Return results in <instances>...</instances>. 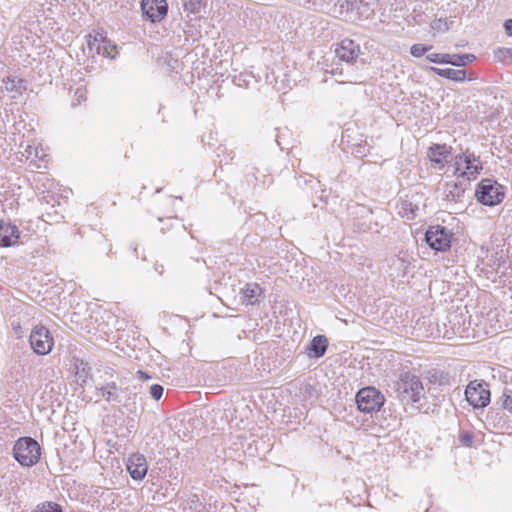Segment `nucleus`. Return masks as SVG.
<instances>
[{
  "label": "nucleus",
  "instance_id": "f3484780",
  "mask_svg": "<svg viewBox=\"0 0 512 512\" xmlns=\"http://www.w3.org/2000/svg\"><path fill=\"white\" fill-rule=\"evenodd\" d=\"M464 193V188L461 184L455 181H449L445 185L443 192L444 199L449 202H456Z\"/></svg>",
  "mask_w": 512,
  "mask_h": 512
},
{
  "label": "nucleus",
  "instance_id": "20e7f679",
  "mask_svg": "<svg viewBox=\"0 0 512 512\" xmlns=\"http://www.w3.org/2000/svg\"><path fill=\"white\" fill-rule=\"evenodd\" d=\"M454 175L466 180L475 179L483 169L479 157L469 152H464L454 157Z\"/></svg>",
  "mask_w": 512,
  "mask_h": 512
},
{
  "label": "nucleus",
  "instance_id": "7ed1b4c3",
  "mask_svg": "<svg viewBox=\"0 0 512 512\" xmlns=\"http://www.w3.org/2000/svg\"><path fill=\"white\" fill-rule=\"evenodd\" d=\"M15 459L25 467L34 466L40 458V446L31 437L18 439L13 447Z\"/></svg>",
  "mask_w": 512,
  "mask_h": 512
},
{
  "label": "nucleus",
  "instance_id": "9d476101",
  "mask_svg": "<svg viewBox=\"0 0 512 512\" xmlns=\"http://www.w3.org/2000/svg\"><path fill=\"white\" fill-rule=\"evenodd\" d=\"M141 9L149 20L157 22L166 16L168 4L166 0H142Z\"/></svg>",
  "mask_w": 512,
  "mask_h": 512
},
{
  "label": "nucleus",
  "instance_id": "39448f33",
  "mask_svg": "<svg viewBox=\"0 0 512 512\" xmlns=\"http://www.w3.org/2000/svg\"><path fill=\"white\" fill-rule=\"evenodd\" d=\"M356 404L362 412L379 411L384 404V396L374 387H365L357 393Z\"/></svg>",
  "mask_w": 512,
  "mask_h": 512
},
{
  "label": "nucleus",
  "instance_id": "f704fd0d",
  "mask_svg": "<svg viewBox=\"0 0 512 512\" xmlns=\"http://www.w3.org/2000/svg\"><path fill=\"white\" fill-rule=\"evenodd\" d=\"M75 96L77 97L78 104H80L81 100L85 99V91L83 89H77Z\"/></svg>",
  "mask_w": 512,
  "mask_h": 512
},
{
  "label": "nucleus",
  "instance_id": "423d86ee",
  "mask_svg": "<svg viewBox=\"0 0 512 512\" xmlns=\"http://www.w3.org/2000/svg\"><path fill=\"white\" fill-rule=\"evenodd\" d=\"M476 197L483 205L494 206L504 197L502 187L490 179H483L476 190Z\"/></svg>",
  "mask_w": 512,
  "mask_h": 512
},
{
  "label": "nucleus",
  "instance_id": "bb28decb",
  "mask_svg": "<svg viewBox=\"0 0 512 512\" xmlns=\"http://www.w3.org/2000/svg\"><path fill=\"white\" fill-rule=\"evenodd\" d=\"M496 58L506 64L512 63V49L511 48H499L495 52Z\"/></svg>",
  "mask_w": 512,
  "mask_h": 512
},
{
  "label": "nucleus",
  "instance_id": "a878e982",
  "mask_svg": "<svg viewBox=\"0 0 512 512\" xmlns=\"http://www.w3.org/2000/svg\"><path fill=\"white\" fill-rule=\"evenodd\" d=\"M426 59L436 64H450V54L448 53H430Z\"/></svg>",
  "mask_w": 512,
  "mask_h": 512
},
{
  "label": "nucleus",
  "instance_id": "6e6552de",
  "mask_svg": "<svg viewBox=\"0 0 512 512\" xmlns=\"http://www.w3.org/2000/svg\"><path fill=\"white\" fill-rule=\"evenodd\" d=\"M465 398L474 408L486 407L490 402V391L487 384L477 380L471 381L465 389Z\"/></svg>",
  "mask_w": 512,
  "mask_h": 512
},
{
  "label": "nucleus",
  "instance_id": "4c0bfd02",
  "mask_svg": "<svg viewBox=\"0 0 512 512\" xmlns=\"http://www.w3.org/2000/svg\"><path fill=\"white\" fill-rule=\"evenodd\" d=\"M301 4H309L311 3L313 0H298Z\"/></svg>",
  "mask_w": 512,
  "mask_h": 512
},
{
  "label": "nucleus",
  "instance_id": "c85d7f7f",
  "mask_svg": "<svg viewBox=\"0 0 512 512\" xmlns=\"http://www.w3.org/2000/svg\"><path fill=\"white\" fill-rule=\"evenodd\" d=\"M502 407L512 413V390H505L501 397Z\"/></svg>",
  "mask_w": 512,
  "mask_h": 512
},
{
  "label": "nucleus",
  "instance_id": "393cba45",
  "mask_svg": "<svg viewBox=\"0 0 512 512\" xmlns=\"http://www.w3.org/2000/svg\"><path fill=\"white\" fill-rule=\"evenodd\" d=\"M99 55L114 58L117 55V46L105 37Z\"/></svg>",
  "mask_w": 512,
  "mask_h": 512
},
{
  "label": "nucleus",
  "instance_id": "9b49d317",
  "mask_svg": "<svg viewBox=\"0 0 512 512\" xmlns=\"http://www.w3.org/2000/svg\"><path fill=\"white\" fill-rule=\"evenodd\" d=\"M452 147L447 144H433L429 147L427 157L433 166L443 169L447 163V158L451 155Z\"/></svg>",
  "mask_w": 512,
  "mask_h": 512
},
{
  "label": "nucleus",
  "instance_id": "4be33fe9",
  "mask_svg": "<svg viewBox=\"0 0 512 512\" xmlns=\"http://www.w3.org/2000/svg\"><path fill=\"white\" fill-rule=\"evenodd\" d=\"M476 59L474 54H450V64L461 67L472 63Z\"/></svg>",
  "mask_w": 512,
  "mask_h": 512
},
{
  "label": "nucleus",
  "instance_id": "dca6fc26",
  "mask_svg": "<svg viewBox=\"0 0 512 512\" xmlns=\"http://www.w3.org/2000/svg\"><path fill=\"white\" fill-rule=\"evenodd\" d=\"M242 301L247 305H254L258 302V297L261 294V288L258 284L250 283L241 289Z\"/></svg>",
  "mask_w": 512,
  "mask_h": 512
},
{
  "label": "nucleus",
  "instance_id": "f8f14e48",
  "mask_svg": "<svg viewBox=\"0 0 512 512\" xmlns=\"http://www.w3.org/2000/svg\"><path fill=\"white\" fill-rule=\"evenodd\" d=\"M336 56L339 60L351 63L355 61L360 53V46L351 39H343L336 48Z\"/></svg>",
  "mask_w": 512,
  "mask_h": 512
},
{
  "label": "nucleus",
  "instance_id": "a211bd4d",
  "mask_svg": "<svg viewBox=\"0 0 512 512\" xmlns=\"http://www.w3.org/2000/svg\"><path fill=\"white\" fill-rule=\"evenodd\" d=\"M430 70L436 73L437 75L450 80L462 82L465 81L466 79L465 70H457L452 68L441 69L436 67H430Z\"/></svg>",
  "mask_w": 512,
  "mask_h": 512
},
{
  "label": "nucleus",
  "instance_id": "2f4dec72",
  "mask_svg": "<svg viewBox=\"0 0 512 512\" xmlns=\"http://www.w3.org/2000/svg\"><path fill=\"white\" fill-rule=\"evenodd\" d=\"M432 28L436 29V30H446L447 23L445 21H442L441 19H439V20L433 22Z\"/></svg>",
  "mask_w": 512,
  "mask_h": 512
},
{
  "label": "nucleus",
  "instance_id": "e433bc0d",
  "mask_svg": "<svg viewBox=\"0 0 512 512\" xmlns=\"http://www.w3.org/2000/svg\"><path fill=\"white\" fill-rule=\"evenodd\" d=\"M138 373L140 374V377H141V378H145V379L150 378L148 375H146V374H145L144 372H142V371H139Z\"/></svg>",
  "mask_w": 512,
  "mask_h": 512
},
{
  "label": "nucleus",
  "instance_id": "412c9836",
  "mask_svg": "<svg viewBox=\"0 0 512 512\" xmlns=\"http://www.w3.org/2000/svg\"><path fill=\"white\" fill-rule=\"evenodd\" d=\"M97 395L104 398L108 402L117 401L118 393L117 387L114 383H109L98 389Z\"/></svg>",
  "mask_w": 512,
  "mask_h": 512
},
{
  "label": "nucleus",
  "instance_id": "72a5a7b5",
  "mask_svg": "<svg viewBox=\"0 0 512 512\" xmlns=\"http://www.w3.org/2000/svg\"><path fill=\"white\" fill-rule=\"evenodd\" d=\"M504 29L507 35L512 36V18L505 21Z\"/></svg>",
  "mask_w": 512,
  "mask_h": 512
},
{
  "label": "nucleus",
  "instance_id": "7c9ffc66",
  "mask_svg": "<svg viewBox=\"0 0 512 512\" xmlns=\"http://www.w3.org/2000/svg\"><path fill=\"white\" fill-rule=\"evenodd\" d=\"M163 387L155 384L150 387V395L154 400H159L163 395Z\"/></svg>",
  "mask_w": 512,
  "mask_h": 512
},
{
  "label": "nucleus",
  "instance_id": "6ab92c4d",
  "mask_svg": "<svg viewBox=\"0 0 512 512\" xmlns=\"http://www.w3.org/2000/svg\"><path fill=\"white\" fill-rule=\"evenodd\" d=\"M3 83L6 91L15 93L17 95L22 94V92L26 89L23 80L15 76L7 77Z\"/></svg>",
  "mask_w": 512,
  "mask_h": 512
},
{
  "label": "nucleus",
  "instance_id": "c9c22d12",
  "mask_svg": "<svg viewBox=\"0 0 512 512\" xmlns=\"http://www.w3.org/2000/svg\"><path fill=\"white\" fill-rule=\"evenodd\" d=\"M472 440V437L470 435H463L462 436V441L469 444Z\"/></svg>",
  "mask_w": 512,
  "mask_h": 512
},
{
  "label": "nucleus",
  "instance_id": "2eb2a0df",
  "mask_svg": "<svg viewBox=\"0 0 512 512\" xmlns=\"http://www.w3.org/2000/svg\"><path fill=\"white\" fill-rule=\"evenodd\" d=\"M328 341L323 335L315 336L309 346V356L319 358L323 356L327 350Z\"/></svg>",
  "mask_w": 512,
  "mask_h": 512
},
{
  "label": "nucleus",
  "instance_id": "4468645a",
  "mask_svg": "<svg viewBox=\"0 0 512 512\" xmlns=\"http://www.w3.org/2000/svg\"><path fill=\"white\" fill-rule=\"evenodd\" d=\"M19 239V231L15 225L10 223H6L4 221L0 222V245L1 246H10L15 244Z\"/></svg>",
  "mask_w": 512,
  "mask_h": 512
},
{
  "label": "nucleus",
  "instance_id": "b1692460",
  "mask_svg": "<svg viewBox=\"0 0 512 512\" xmlns=\"http://www.w3.org/2000/svg\"><path fill=\"white\" fill-rule=\"evenodd\" d=\"M183 9L188 14H199L202 10V0H180Z\"/></svg>",
  "mask_w": 512,
  "mask_h": 512
},
{
  "label": "nucleus",
  "instance_id": "1a4fd4ad",
  "mask_svg": "<svg viewBox=\"0 0 512 512\" xmlns=\"http://www.w3.org/2000/svg\"><path fill=\"white\" fill-rule=\"evenodd\" d=\"M452 233L445 227L431 226L426 231L425 240L430 248L436 251H446L451 246Z\"/></svg>",
  "mask_w": 512,
  "mask_h": 512
},
{
  "label": "nucleus",
  "instance_id": "c756f323",
  "mask_svg": "<svg viewBox=\"0 0 512 512\" xmlns=\"http://www.w3.org/2000/svg\"><path fill=\"white\" fill-rule=\"evenodd\" d=\"M432 48V46H425L423 44H414L412 47H411V54L414 56V57H421L423 56L426 52L430 51Z\"/></svg>",
  "mask_w": 512,
  "mask_h": 512
},
{
  "label": "nucleus",
  "instance_id": "473e14b6",
  "mask_svg": "<svg viewBox=\"0 0 512 512\" xmlns=\"http://www.w3.org/2000/svg\"><path fill=\"white\" fill-rule=\"evenodd\" d=\"M238 411H240L241 415L245 418H248L251 413L250 409L246 405H244L240 408H235V412L237 413Z\"/></svg>",
  "mask_w": 512,
  "mask_h": 512
},
{
  "label": "nucleus",
  "instance_id": "0eeeda50",
  "mask_svg": "<svg viewBox=\"0 0 512 512\" xmlns=\"http://www.w3.org/2000/svg\"><path fill=\"white\" fill-rule=\"evenodd\" d=\"M29 342L33 351L38 355L49 354L54 346L50 331L42 325H37L32 329Z\"/></svg>",
  "mask_w": 512,
  "mask_h": 512
},
{
  "label": "nucleus",
  "instance_id": "f257e3e1",
  "mask_svg": "<svg viewBox=\"0 0 512 512\" xmlns=\"http://www.w3.org/2000/svg\"><path fill=\"white\" fill-rule=\"evenodd\" d=\"M398 398L402 402L417 403L424 394V387L420 378L410 372L400 375L395 383Z\"/></svg>",
  "mask_w": 512,
  "mask_h": 512
},
{
  "label": "nucleus",
  "instance_id": "5701e85b",
  "mask_svg": "<svg viewBox=\"0 0 512 512\" xmlns=\"http://www.w3.org/2000/svg\"><path fill=\"white\" fill-rule=\"evenodd\" d=\"M105 36L100 32H95L94 34H89L88 36V47L90 51H95L99 54L101 47L103 45V40Z\"/></svg>",
  "mask_w": 512,
  "mask_h": 512
},
{
  "label": "nucleus",
  "instance_id": "f03ea898",
  "mask_svg": "<svg viewBox=\"0 0 512 512\" xmlns=\"http://www.w3.org/2000/svg\"><path fill=\"white\" fill-rule=\"evenodd\" d=\"M334 9V14L347 21L355 22L362 19H368L373 11L365 0H338Z\"/></svg>",
  "mask_w": 512,
  "mask_h": 512
},
{
  "label": "nucleus",
  "instance_id": "cd10ccee",
  "mask_svg": "<svg viewBox=\"0 0 512 512\" xmlns=\"http://www.w3.org/2000/svg\"><path fill=\"white\" fill-rule=\"evenodd\" d=\"M33 512H62V510L59 505L47 502L37 506Z\"/></svg>",
  "mask_w": 512,
  "mask_h": 512
},
{
  "label": "nucleus",
  "instance_id": "ddd939ff",
  "mask_svg": "<svg viewBox=\"0 0 512 512\" xmlns=\"http://www.w3.org/2000/svg\"><path fill=\"white\" fill-rule=\"evenodd\" d=\"M127 470L134 480L143 479L147 474L148 470V465L145 456L138 453L132 454L128 458Z\"/></svg>",
  "mask_w": 512,
  "mask_h": 512
},
{
  "label": "nucleus",
  "instance_id": "aec40b11",
  "mask_svg": "<svg viewBox=\"0 0 512 512\" xmlns=\"http://www.w3.org/2000/svg\"><path fill=\"white\" fill-rule=\"evenodd\" d=\"M20 148H23V150L19 151V154L21 155V161L33 158L42 159L45 156L43 150L35 147L34 145L27 144L25 147H23L21 144Z\"/></svg>",
  "mask_w": 512,
  "mask_h": 512
}]
</instances>
